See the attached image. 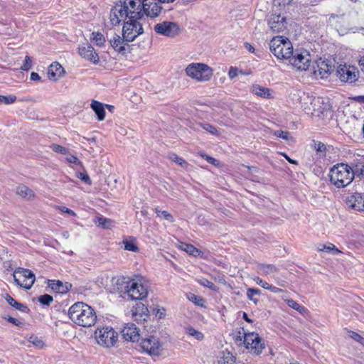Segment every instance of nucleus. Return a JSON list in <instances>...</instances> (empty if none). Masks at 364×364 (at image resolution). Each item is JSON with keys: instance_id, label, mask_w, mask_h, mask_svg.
<instances>
[{"instance_id": "nucleus-2", "label": "nucleus", "mask_w": 364, "mask_h": 364, "mask_svg": "<svg viewBox=\"0 0 364 364\" xmlns=\"http://www.w3.org/2000/svg\"><path fill=\"white\" fill-rule=\"evenodd\" d=\"M363 171L364 166L360 168L357 165L352 168L348 164H338L330 169V181L338 188H344L353 181L355 175L363 174Z\"/></svg>"}, {"instance_id": "nucleus-28", "label": "nucleus", "mask_w": 364, "mask_h": 364, "mask_svg": "<svg viewBox=\"0 0 364 364\" xmlns=\"http://www.w3.org/2000/svg\"><path fill=\"white\" fill-rule=\"evenodd\" d=\"M91 108L95 112L99 121H102L105 118V110L104 105L97 100H92L91 102Z\"/></svg>"}, {"instance_id": "nucleus-29", "label": "nucleus", "mask_w": 364, "mask_h": 364, "mask_svg": "<svg viewBox=\"0 0 364 364\" xmlns=\"http://www.w3.org/2000/svg\"><path fill=\"white\" fill-rule=\"evenodd\" d=\"M94 222L97 225L101 226L102 228L105 229H109L114 226L113 220L102 216L97 217L94 220Z\"/></svg>"}, {"instance_id": "nucleus-42", "label": "nucleus", "mask_w": 364, "mask_h": 364, "mask_svg": "<svg viewBox=\"0 0 364 364\" xmlns=\"http://www.w3.org/2000/svg\"><path fill=\"white\" fill-rule=\"evenodd\" d=\"M16 101V97L13 95L8 96L0 95V104L11 105Z\"/></svg>"}, {"instance_id": "nucleus-61", "label": "nucleus", "mask_w": 364, "mask_h": 364, "mask_svg": "<svg viewBox=\"0 0 364 364\" xmlns=\"http://www.w3.org/2000/svg\"><path fill=\"white\" fill-rule=\"evenodd\" d=\"M30 78L31 80H33V81H38L41 80L40 75L37 73H35V72H32L31 73Z\"/></svg>"}, {"instance_id": "nucleus-31", "label": "nucleus", "mask_w": 364, "mask_h": 364, "mask_svg": "<svg viewBox=\"0 0 364 364\" xmlns=\"http://www.w3.org/2000/svg\"><path fill=\"white\" fill-rule=\"evenodd\" d=\"M261 294V291L257 288H248L247 290V297L255 304L259 302L258 296Z\"/></svg>"}, {"instance_id": "nucleus-51", "label": "nucleus", "mask_w": 364, "mask_h": 364, "mask_svg": "<svg viewBox=\"0 0 364 364\" xmlns=\"http://www.w3.org/2000/svg\"><path fill=\"white\" fill-rule=\"evenodd\" d=\"M253 281L258 285L261 286L262 288L265 289H268L269 284L263 279H262L259 277H255L252 278Z\"/></svg>"}, {"instance_id": "nucleus-19", "label": "nucleus", "mask_w": 364, "mask_h": 364, "mask_svg": "<svg viewBox=\"0 0 364 364\" xmlns=\"http://www.w3.org/2000/svg\"><path fill=\"white\" fill-rule=\"evenodd\" d=\"M332 70V66L324 60H321L316 64V69L312 65L311 68V73L316 77H319L321 79L326 78Z\"/></svg>"}, {"instance_id": "nucleus-25", "label": "nucleus", "mask_w": 364, "mask_h": 364, "mask_svg": "<svg viewBox=\"0 0 364 364\" xmlns=\"http://www.w3.org/2000/svg\"><path fill=\"white\" fill-rule=\"evenodd\" d=\"M257 272L262 275H270L278 272V268L272 264H257L256 266Z\"/></svg>"}, {"instance_id": "nucleus-59", "label": "nucleus", "mask_w": 364, "mask_h": 364, "mask_svg": "<svg viewBox=\"0 0 364 364\" xmlns=\"http://www.w3.org/2000/svg\"><path fill=\"white\" fill-rule=\"evenodd\" d=\"M267 290H269L270 291L275 293V294H279L283 291V290L282 289H279V288L272 286L271 284H269Z\"/></svg>"}, {"instance_id": "nucleus-33", "label": "nucleus", "mask_w": 364, "mask_h": 364, "mask_svg": "<svg viewBox=\"0 0 364 364\" xmlns=\"http://www.w3.org/2000/svg\"><path fill=\"white\" fill-rule=\"evenodd\" d=\"M90 39L94 41L96 46L100 47L104 46L106 42L104 35L100 32H92L91 33Z\"/></svg>"}, {"instance_id": "nucleus-13", "label": "nucleus", "mask_w": 364, "mask_h": 364, "mask_svg": "<svg viewBox=\"0 0 364 364\" xmlns=\"http://www.w3.org/2000/svg\"><path fill=\"white\" fill-rule=\"evenodd\" d=\"M359 72L355 66L340 65L336 70V76L343 82L353 83L358 80Z\"/></svg>"}, {"instance_id": "nucleus-37", "label": "nucleus", "mask_w": 364, "mask_h": 364, "mask_svg": "<svg viewBox=\"0 0 364 364\" xmlns=\"http://www.w3.org/2000/svg\"><path fill=\"white\" fill-rule=\"evenodd\" d=\"M155 213H156L157 216L159 218H160L161 219L166 220L169 223L174 222L173 217L168 212H167L166 210H161L159 208H156Z\"/></svg>"}, {"instance_id": "nucleus-49", "label": "nucleus", "mask_w": 364, "mask_h": 364, "mask_svg": "<svg viewBox=\"0 0 364 364\" xmlns=\"http://www.w3.org/2000/svg\"><path fill=\"white\" fill-rule=\"evenodd\" d=\"M154 314L159 318H164L166 316V310L163 307H156L153 309Z\"/></svg>"}, {"instance_id": "nucleus-39", "label": "nucleus", "mask_w": 364, "mask_h": 364, "mask_svg": "<svg viewBox=\"0 0 364 364\" xmlns=\"http://www.w3.org/2000/svg\"><path fill=\"white\" fill-rule=\"evenodd\" d=\"M288 306L301 314H304L306 311V309L304 306H301L299 303H297L294 299H288L287 301Z\"/></svg>"}, {"instance_id": "nucleus-55", "label": "nucleus", "mask_w": 364, "mask_h": 364, "mask_svg": "<svg viewBox=\"0 0 364 364\" xmlns=\"http://www.w3.org/2000/svg\"><path fill=\"white\" fill-rule=\"evenodd\" d=\"M66 155H67V156H66L65 159L68 162L74 164H80V161L75 156L70 154H68Z\"/></svg>"}, {"instance_id": "nucleus-46", "label": "nucleus", "mask_w": 364, "mask_h": 364, "mask_svg": "<svg viewBox=\"0 0 364 364\" xmlns=\"http://www.w3.org/2000/svg\"><path fill=\"white\" fill-rule=\"evenodd\" d=\"M169 159L181 166L182 167H185L188 165V163L183 159L182 158L178 157L176 154H171L169 155Z\"/></svg>"}, {"instance_id": "nucleus-40", "label": "nucleus", "mask_w": 364, "mask_h": 364, "mask_svg": "<svg viewBox=\"0 0 364 364\" xmlns=\"http://www.w3.org/2000/svg\"><path fill=\"white\" fill-rule=\"evenodd\" d=\"M197 282L201 285L205 287H207L213 291H217L218 287L210 281H209L207 279L201 278L197 280Z\"/></svg>"}, {"instance_id": "nucleus-44", "label": "nucleus", "mask_w": 364, "mask_h": 364, "mask_svg": "<svg viewBox=\"0 0 364 364\" xmlns=\"http://www.w3.org/2000/svg\"><path fill=\"white\" fill-rule=\"evenodd\" d=\"M38 300L42 305L49 306L53 301V298L52 296L46 294L40 296Z\"/></svg>"}, {"instance_id": "nucleus-38", "label": "nucleus", "mask_w": 364, "mask_h": 364, "mask_svg": "<svg viewBox=\"0 0 364 364\" xmlns=\"http://www.w3.org/2000/svg\"><path fill=\"white\" fill-rule=\"evenodd\" d=\"M222 353H223V356L220 357V359L219 360L220 364H234L235 363V358L230 352L223 351Z\"/></svg>"}, {"instance_id": "nucleus-27", "label": "nucleus", "mask_w": 364, "mask_h": 364, "mask_svg": "<svg viewBox=\"0 0 364 364\" xmlns=\"http://www.w3.org/2000/svg\"><path fill=\"white\" fill-rule=\"evenodd\" d=\"M16 193L26 200H31L34 198L35 194L33 190L25 185H20L16 188Z\"/></svg>"}, {"instance_id": "nucleus-47", "label": "nucleus", "mask_w": 364, "mask_h": 364, "mask_svg": "<svg viewBox=\"0 0 364 364\" xmlns=\"http://www.w3.org/2000/svg\"><path fill=\"white\" fill-rule=\"evenodd\" d=\"M292 0H273V7L279 9H284L289 5Z\"/></svg>"}, {"instance_id": "nucleus-14", "label": "nucleus", "mask_w": 364, "mask_h": 364, "mask_svg": "<svg viewBox=\"0 0 364 364\" xmlns=\"http://www.w3.org/2000/svg\"><path fill=\"white\" fill-rule=\"evenodd\" d=\"M154 30L157 34L168 38H173L180 33V28L178 24L171 21H163L156 23Z\"/></svg>"}, {"instance_id": "nucleus-8", "label": "nucleus", "mask_w": 364, "mask_h": 364, "mask_svg": "<svg viewBox=\"0 0 364 364\" xmlns=\"http://www.w3.org/2000/svg\"><path fill=\"white\" fill-rule=\"evenodd\" d=\"M95 336L97 343L107 348L114 346L118 341V333L110 326L97 328Z\"/></svg>"}, {"instance_id": "nucleus-10", "label": "nucleus", "mask_w": 364, "mask_h": 364, "mask_svg": "<svg viewBox=\"0 0 364 364\" xmlns=\"http://www.w3.org/2000/svg\"><path fill=\"white\" fill-rule=\"evenodd\" d=\"M16 284L26 289H30L34 282V274L28 269L18 268L13 274Z\"/></svg>"}, {"instance_id": "nucleus-6", "label": "nucleus", "mask_w": 364, "mask_h": 364, "mask_svg": "<svg viewBox=\"0 0 364 364\" xmlns=\"http://www.w3.org/2000/svg\"><path fill=\"white\" fill-rule=\"evenodd\" d=\"M288 61L294 68L299 71L310 70L313 64L311 55L306 50H294Z\"/></svg>"}, {"instance_id": "nucleus-53", "label": "nucleus", "mask_w": 364, "mask_h": 364, "mask_svg": "<svg viewBox=\"0 0 364 364\" xmlns=\"http://www.w3.org/2000/svg\"><path fill=\"white\" fill-rule=\"evenodd\" d=\"M274 135L277 137L282 138L283 139L288 140L290 136V134L288 132L278 130L274 132Z\"/></svg>"}, {"instance_id": "nucleus-58", "label": "nucleus", "mask_w": 364, "mask_h": 364, "mask_svg": "<svg viewBox=\"0 0 364 364\" xmlns=\"http://www.w3.org/2000/svg\"><path fill=\"white\" fill-rule=\"evenodd\" d=\"M58 209L63 212V213H68L72 216H75V213L73 210H72L71 209L67 208V207H65V206H59L58 207Z\"/></svg>"}, {"instance_id": "nucleus-15", "label": "nucleus", "mask_w": 364, "mask_h": 364, "mask_svg": "<svg viewBox=\"0 0 364 364\" xmlns=\"http://www.w3.org/2000/svg\"><path fill=\"white\" fill-rule=\"evenodd\" d=\"M268 26L270 29L277 33L283 32L287 26L286 17L284 14L279 12V14L273 13L270 15L268 19Z\"/></svg>"}, {"instance_id": "nucleus-16", "label": "nucleus", "mask_w": 364, "mask_h": 364, "mask_svg": "<svg viewBox=\"0 0 364 364\" xmlns=\"http://www.w3.org/2000/svg\"><path fill=\"white\" fill-rule=\"evenodd\" d=\"M321 99L312 95H309L303 93L299 97V104L301 108L304 109L307 114H313L314 112L318 109L316 107V104H319Z\"/></svg>"}, {"instance_id": "nucleus-41", "label": "nucleus", "mask_w": 364, "mask_h": 364, "mask_svg": "<svg viewBox=\"0 0 364 364\" xmlns=\"http://www.w3.org/2000/svg\"><path fill=\"white\" fill-rule=\"evenodd\" d=\"M188 299L199 306H204L205 300L203 297L197 296L194 294H191L188 296Z\"/></svg>"}, {"instance_id": "nucleus-54", "label": "nucleus", "mask_w": 364, "mask_h": 364, "mask_svg": "<svg viewBox=\"0 0 364 364\" xmlns=\"http://www.w3.org/2000/svg\"><path fill=\"white\" fill-rule=\"evenodd\" d=\"M314 149L318 152H324L326 151V146L321 141H314Z\"/></svg>"}, {"instance_id": "nucleus-20", "label": "nucleus", "mask_w": 364, "mask_h": 364, "mask_svg": "<svg viewBox=\"0 0 364 364\" xmlns=\"http://www.w3.org/2000/svg\"><path fill=\"white\" fill-rule=\"evenodd\" d=\"M123 338L132 342L138 341L139 338V329L134 323H127L122 330Z\"/></svg>"}, {"instance_id": "nucleus-36", "label": "nucleus", "mask_w": 364, "mask_h": 364, "mask_svg": "<svg viewBox=\"0 0 364 364\" xmlns=\"http://www.w3.org/2000/svg\"><path fill=\"white\" fill-rule=\"evenodd\" d=\"M186 332L189 336L193 337L198 341H202L204 338V335L202 332L195 329L192 326H188L186 328Z\"/></svg>"}, {"instance_id": "nucleus-1", "label": "nucleus", "mask_w": 364, "mask_h": 364, "mask_svg": "<svg viewBox=\"0 0 364 364\" xmlns=\"http://www.w3.org/2000/svg\"><path fill=\"white\" fill-rule=\"evenodd\" d=\"M141 0H124L116 4L110 11L109 21L112 26L119 25L122 21L143 18L144 12Z\"/></svg>"}, {"instance_id": "nucleus-43", "label": "nucleus", "mask_w": 364, "mask_h": 364, "mask_svg": "<svg viewBox=\"0 0 364 364\" xmlns=\"http://www.w3.org/2000/svg\"><path fill=\"white\" fill-rule=\"evenodd\" d=\"M28 341L31 343L34 346L38 348H42L44 346V343L43 342V341L39 338L38 337L36 336H31Z\"/></svg>"}, {"instance_id": "nucleus-3", "label": "nucleus", "mask_w": 364, "mask_h": 364, "mask_svg": "<svg viewBox=\"0 0 364 364\" xmlns=\"http://www.w3.org/2000/svg\"><path fill=\"white\" fill-rule=\"evenodd\" d=\"M68 315L72 321L83 327H90L97 321L94 309L82 302H77L72 305L68 310Z\"/></svg>"}, {"instance_id": "nucleus-11", "label": "nucleus", "mask_w": 364, "mask_h": 364, "mask_svg": "<svg viewBox=\"0 0 364 364\" xmlns=\"http://www.w3.org/2000/svg\"><path fill=\"white\" fill-rule=\"evenodd\" d=\"M244 345L252 353L258 355L264 348L263 340L255 333L244 332Z\"/></svg>"}, {"instance_id": "nucleus-48", "label": "nucleus", "mask_w": 364, "mask_h": 364, "mask_svg": "<svg viewBox=\"0 0 364 364\" xmlns=\"http://www.w3.org/2000/svg\"><path fill=\"white\" fill-rule=\"evenodd\" d=\"M201 127L204 130L212 134L213 135H218V132L217 129L215 127L212 126L211 124L205 123L202 124Z\"/></svg>"}, {"instance_id": "nucleus-35", "label": "nucleus", "mask_w": 364, "mask_h": 364, "mask_svg": "<svg viewBox=\"0 0 364 364\" xmlns=\"http://www.w3.org/2000/svg\"><path fill=\"white\" fill-rule=\"evenodd\" d=\"M6 301L16 309H18L22 312H25L27 309L26 306L16 301L12 296L9 294H6L5 296Z\"/></svg>"}, {"instance_id": "nucleus-62", "label": "nucleus", "mask_w": 364, "mask_h": 364, "mask_svg": "<svg viewBox=\"0 0 364 364\" xmlns=\"http://www.w3.org/2000/svg\"><path fill=\"white\" fill-rule=\"evenodd\" d=\"M7 321L16 326H18L20 324V321H18L16 318L11 316H9L7 318Z\"/></svg>"}, {"instance_id": "nucleus-57", "label": "nucleus", "mask_w": 364, "mask_h": 364, "mask_svg": "<svg viewBox=\"0 0 364 364\" xmlns=\"http://www.w3.org/2000/svg\"><path fill=\"white\" fill-rule=\"evenodd\" d=\"M78 178H80L82 181H84L85 183H86L87 184H90L91 183L90 178L89 176L87 173H80L79 176H78Z\"/></svg>"}, {"instance_id": "nucleus-52", "label": "nucleus", "mask_w": 364, "mask_h": 364, "mask_svg": "<svg viewBox=\"0 0 364 364\" xmlns=\"http://www.w3.org/2000/svg\"><path fill=\"white\" fill-rule=\"evenodd\" d=\"M349 336L357 342L363 344L364 338L358 333L354 331H349Z\"/></svg>"}, {"instance_id": "nucleus-9", "label": "nucleus", "mask_w": 364, "mask_h": 364, "mask_svg": "<svg viewBox=\"0 0 364 364\" xmlns=\"http://www.w3.org/2000/svg\"><path fill=\"white\" fill-rule=\"evenodd\" d=\"M125 288L129 297L133 300L143 299L148 294L146 287L140 279H130L127 282Z\"/></svg>"}, {"instance_id": "nucleus-34", "label": "nucleus", "mask_w": 364, "mask_h": 364, "mask_svg": "<svg viewBox=\"0 0 364 364\" xmlns=\"http://www.w3.org/2000/svg\"><path fill=\"white\" fill-rule=\"evenodd\" d=\"M123 244L124 245V250L132 252H138L139 247L136 244L135 239L134 237H129L124 239L123 240Z\"/></svg>"}, {"instance_id": "nucleus-12", "label": "nucleus", "mask_w": 364, "mask_h": 364, "mask_svg": "<svg viewBox=\"0 0 364 364\" xmlns=\"http://www.w3.org/2000/svg\"><path fill=\"white\" fill-rule=\"evenodd\" d=\"M140 346L144 351L151 355H159L163 350V344L156 336H149L141 341Z\"/></svg>"}, {"instance_id": "nucleus-63", "label": "nucleus", "mask_w": 364, "mask_h": 364, "mask_svg": "<svg viewBox=\"0 0 364 364\" xmlns=\"http://www.w3.org/2000/svg\"><path fill=\"white\" fill-rule=\"evenodd\" d=\"M245 47L250 53H255V48L250 43H245Z\"/></svg>"}, {"instance_id": "nucleus-21", "label": "nucleus", "mask_w": 364, "mask_h": 364, "mask_svg": "<svg viewBox=\"0 0 364 364\" xmlns=\"http://www.w3.org/2000/svg\"><path fill=\"white\" fill-rule=\"evenodd\" d=\"M109 42L115 51L122 54L124 53L126 50L125 46L129 43L123 36L121 37L116 33L109 40Z\"/></svg>"}, {"instance_id": "nucleus-26", "label": "nucleus", "mask_w": 364, "mask_h": 364, "mask_svg": "<svg viewBox=\"0 0 364 364\" xmlns=\"http://www.w3.org/2000/svg\"><path fill=\"white\" fill-rule=\"evenodd\" d=\"M251 90L252 93L259 97L266 99H270L272 97V92L267 87H264L256 84L252 86Z\"/></svg>"}, {"instance_id": "nucleus-24", "label": "nucleus", "mask_w": 364, "mask_h": 364, "mask_svg": "<svg viewBox=\"0 0 364 364\" xmlns=\"http://www.w3.org/2000/svg\"><path fill=\"white\" fill-rule=\"evenodd\" d=\"M63 73L64 68L57 62L53 63L48 68V76L51 80H57L58 77L63 76Z\"/></svg>"}, {"instance_id": "nucleus-22", "label": "nucleus", "mask_w": 364, "mask_h": 364, "mask_svg": "<svg viewBox=\"0 0 364 364\" xmlns=\"http://www.w3.org/2000/svg\"><path fill=\"white\" fill-rule=\"evenodd\" d=\"M48 285L53 291L62 294L67 293L72 287L71 284L60 280H48Z\"/></svg>"}, {"instance_id": "nucleus-45", "label": "nucleus", "mask_w": 364, "mask_h": 364, "mask_svg": "<svg viewBox=\"0 0 364 364\" xmlns=\"http://www.w3.org/2000/svg\"><path fill=\"white\" fill-rule=\"evenodd\" d=\"M50 149H52V151L56 153H60L65 155L68 154V150L67 148L57 144H51Z\"/></svg>"}, {"instance_id": "nucleus-64", "label": "nucleus", "mask_w": 364, "mask_h": 364, "mask_svg": "<svg viewBox=\"0 0 364 364\" xmlns=\"http://www.w3.org/2000/svg\"><path fill=\"white\" fill-rule=\"evenodd\" d=\"M355 100L360 103L364 104V95H359L355 97Z\"/></svg>"}, {"instance_id": "nucleus-60", "label": "nucleus", "mask_w": 364, "mask_h": 364, "mask_svg": "<svg viewBox=\"0 0 364 364\" xmlns=\"http://www.w3.org/2000/svg\"><path fill=\"white\" fill-rule=\"evenodd\" d=\"M203 158H205V159L209 162L210 164H215V162L217 161L215 159L210 156H208L206 154H203V155H201Z\"/></svg>"}, {"instance_id": "nucleus-17", "label": "nucleus", "mask_w": 364, "mask_h": 364, "mask_svg": "<svg viewBox=\"0 0 364 364\" xmlns=\"http://www.w3.org/2000/svg\"><path fill=\"white\" fill-rule=\"evenodd\" d=\"M348 208L357 211L364 210V193H353L348 195L346 199Z\"/></svg>"}, {"instance_id": "nucleus-18", "label": "nucleus", "mask_w": 364, "mask_h": 364, "mask_svg": "<svg viewBox=\"0 0 364 364\" xmlns=\"http://www.w3.org/2000/svg\"><path fill=\"white\" fill-rule=\"evenodd\" d=\"M78 53L82 58L94 64H97L100 62L98 54L90 44L80 46Z\"/></svg>"}, {"instance_id": "nucleus-5", "label": "nucleus", "mask_w": 364, "mask_h": 364, "mask_svg": "<svg viewBox=\"0 0 364 364\" xmlns=\"http://www.w3.org/2000/svg\"><path fill=\"white\" fill-rule=\"evenodd\" d=\"M186 73L198 82H205L211 78L213 69L204 63H193L187 66Z\"/></svg>"}, {"instance_id": "nucleus-56", "label": "nucleus", "mask_w": 364, "mask_h": 364, "mask_svg": "<svg viewBox=\"0 0 364 364\" xmlns=\"http://www.w3.org/2000/svg\"><path fill=\"white\" fill-rule=\"evenodd\" d=\"M238 69L235 67H230L229 71H228V76L230 79H233L238 75Z\"/></svg>"}, {"instance_id": "nucleus-4", "label": "nucleus", "mask_w": 364, "mask_h": 364, "mask_svg": "<svg viewBox=\"0 0 364 364\" xmlns=\"http://www.w3.org/2000/svg\"><path fill=\"white\" fill-rule=\"evenodd\" d=\"M269 46L270 51L279 60H288L294 53L291 42L283 36L272 38Z\"/></svg>"}, {"instance_id": "nucleus-7", "label": "nucleus", "mask_w": 364, "mask_h": 364, "mask_svg": "<svg viewBox=\"0 0 364 364\" xmlns=\"http://www.w3.org/2000/svg\"><path fill=\"white\" fill-rule=\"evenodd\" d=\"M142 18H134L124 21L122 35L127 42H132L144 33L141 21Z\"/></svg>"}, {"instance_id": "nucleus-30", "label": "nucleus", "mask_w": 364, "mask_h": 364, "mask_svg": "<svg viewBox=\"0 0 364 364\" xmlns=\"http://www.w3.org/2000/svg\"><path fill=\"white\" fill-rule=\"evenodd\" d=\"M318 250L320 252H332L333 255H337L341 252L336 247V246L332 243H328L326 245L325 244H320L318 246Z\"/></svg>"}, {"instance_id": "nucleus-23", "label": "nucleus", "mask_w": 364, "mask_h": 364, "mask_svg": "<svg viewBox=\"0 0 364 364\" xmlns=\"http://www.w3.org/2000/svg\"><path fill=\"white\" fill-rule=\"evenodd\" d=\"M142 8L144 15L146 14L151 17L158 16L162 10V7L158 3L155 2V1H151L149 4L144 3Z\"/></svg>"}, {"instance_id": "nucleus-32", "label": "nucleus", "mask_w": 364, "mask_h": 364, "mask_svg": "<svg viewBox=\"0 0 364 364\" xmlns=\"http://www.w3.org/2000/svg\"><path fill=\"white\" fill-rule=\"evenodd\" d=\"M179 248L185 251L190 255H193L195 257L200 253V251L199 250H198L196 247H195L193 245L191 244L181 242V245H179Z\"/></svg>"}, {"instance_id": "nucleus-50", "label": "nucleus", "mask_w": 364, "mask_h": 364, "mask_svg": "<svg viewBox=\"0 0 364 364\" xmlns=\"http://www.w3.org/2000/svg\"><path fill=\"white\" fill-rule=\"evenodd\" d=\"M31 67H32V60H31V57H29L28 55H26L25 57V60H24L23 65L21 66V69L23 70L27 71L29 69H31Z\"/></svg>"}]
</instances>
